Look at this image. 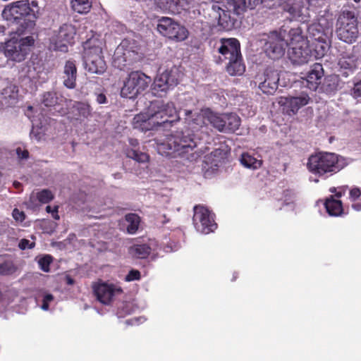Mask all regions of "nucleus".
Segmentation results:
<instances>
[{"mask_svg":"<svg viewBox=\"0 0 361 361\" xmlns=\"http://www.w3.org/2000/svg\"><path fill=\"white\" fill-rule=\"evenodd\" d=\"M96 101L98 104H105L106 102V97L104 94H98L96 96Z\"/></svg>","mask_w":361,"mask_h":361,"instance_id":"nucleus-53","label":"nucleus"},{"mask_svg":"<svg viewBox=\"0 0 361 361\" xmlns=\"http://www.w3.org/2000/svg\"><path fill=\"white\" fill-rule=\"evenodd\" d=\"M184 113L185 120L192 128L196 129V133L188 129L169 135L162 142L157 143V151L166 157H178L183 161L193 162L202 155V151L195 149L200 140L209 137L207 133L201 137L198 134L199 132L204 133L205 121L218 131L223 133L225 131V114L216 113L209 109H202L199 114L189 110H184Z\"/></svg>","mask_w":361,"mask_h":361,"instance_id":"nucleus-1","label":"nucleus"},{"mask_svg":"<svg viewBox=\"0 0 361 361\" xmlns=\"http://www.w3.org/2000/svg\"><path fill=\"white\" fill-rule=\"evenodd\" d=\"M130 143L134 147H136L138 145L137 140H134V139H130Z\"/></svg>","mask_w":361,"mask_h":361,"instance_id":"nucleus-59","label":"nucleus"},{"mask_svg":"<svg viewBox=\"0 0 361 361\" xmlns=\"http://www.w3.org/2000/svg\"><path fill=\"white\" fill-rule=\"evenodd\" d=\"M140 278V272L137 270L133 269L129 271L128 275L126 276V281H133L135 280H139Z\"/></svg>","mask_w":361,"mask_h":361,"instance_id":"nucleus-46","label":"nucleus"},{"mask_svg":"<svg viewBox=\"0 0 361 361\" xmlns=\"http://www.w3.org/2000/svg\"><path fill=\"white\" fill-rule=\"evenodd\" d=\"M127 156L137 162L145 163L148 161L149 156L146 153L132 149L127 152Z\"/></svg>","mask_w":361,"mask_h":361,"instance_id":"nucleus-42","label":"nucleus"},{"mask_svg":"<svg viewBox=\"0 0 361 361\" xmlns=\"http://www.w3.org/2000/svg\"><path fill=\"white\" fill-rule=\"evenodd\" d=\"M54 198L52 192L47 189H44L36 195L32 194L29 200L26 202L27 207L35 209L38 207L37 201L39 203L46 204L51 201Z\"/></svg>","mask_w":361,"mask_h":361,"instance_id":"nucleus-26","label":"nucleus"},{"mask_svg":"<svg viewBox=\"0 0 361 361\" xmlns=\"http://www.w3.org/2000/svg\"><path fill=\"white\" fill-rule=\"evenodd\" d=\"M18 87L10 85L3 89L0 97V103L3 106H10L16 103L18 99Z\"/></svg>","mask_w":361,"mask_h":361,"instance_id":"nucleus-27","label":"nucleus"},{"mask_svg":"<svg viewBox=\"0 0 361 361\" xmlns=\"http://www.w3.org/2000/svg\"><path fill=\"white\" fill-rule=\"evenodd\" d=\"M17 270V267L11 260H7L0 264V274L4 276L11 275Z\"/></svg>","mask_w":361,"mask_h":361,"instance_id":"nucleus-41","label":"nucleus"},{"mask_svg":"<svg viewBox=\"0 0 361 361\" xmlns=\"http://www.w3.org/2000/svg\"><path fill=\"white\" fill-rule=\"evenodd\" d=\"M5 32V27L4 25H0V34L4 33Z\"/></svg>","mask_w":361,"mask_h":361,"instance_id":"nucleus-63","label":"nucleus"},{"mask_svg":"<svg viewBox=\"0 0 361 361\" xmlns=\"http://www.w3.org/2000/svg\"><path fill=\"white\" fill-rule=\"evenodd\" d=\"M310 99L307 93L302 92L295 97H281L279 104L284 106V109L287 110L288 114H295L300 108L308 104Z\"/></svg>","mask_w":361,"mask_h":361,"instance_id":"nucleus-20","label":"nucleus"},{"mask_svg":"<svg viewBox=\"0 0 361 361\" xmlns=\"http://www.w3.org/2000/svg\"><path fill=\"white\" fill-rule=\"evenodd\" d=\"M240 161L243 166L252 170L260 168L262 164V159H259L249 153L243 154Z\"/></svg>","mask_w":361,"mask_h":361,"instance_id":"nucleus-35","label":"nucleus"},{"mask_svg":"<svg viewBox=\"0 0 361 361\" xmlns=\"http://www.w3.org/2000/svg\"><path fill=\"white\" fill-rule=\"evenodd\" d=\"M31 136L35 137L37 140H40L41 136L39 135V133L36 132L35 127L32 128V130L31 131Z\"/></svg>","mask_w":361,"mask_h":361,"instance_id":"nucleus-56","label":"nucleus"},{"mask_svg":"<svg viewBox=\"0 0 361 361\" xmlns=\"http://www.w3.org/2000/svg\"><path fill=\"white\" fill-rule=\"evenodd\" d=\"M231 0L225 5L221 2H214L212 5V13L210 15L218 20L219 25L223 29L230 30L234 27L236 19L235 16H238L233 13L232 7L229 4Z\"/></svg>","mask_w":361,"mask_h":361,"instance_id":"nucleus-12","label":"nucleus"},{"mask_svg":"<svg viewBox=\"0 0 361 361\" xmlns=\"http://www.w3.org/2000/svg\"><path fill=\"white\" fill-rule=\"evenodd\" d=\"M150 252V247L146 244L135 245L131 246L129 249L130 255L140 259L146 258L149 255Z\"/></svg>","mask_w":361,"mask_h":361,"instance_id":"nucleus-36","label":"nucleus"},{"mask_svg":"<svg viewBox=\"0 0 361 361\" xmlns=\"http://www.w3.org/2000/svg\"><path fill=\"white\" fill-rule=\"evenodd\" d=\"M287 28L282 27L279 30H274L267 34L264 49L267 54L271 59L281 57L288 46V39L286 38Z\"/></svg>","mask_w":361,"mask_h":361,"instance_id":"nucleus-7","label":"nucleus"},{"mask_svg":"<svg viewBox=\"0 0 361 361\" xmlns=\"http://www.w3.org/2000/svg\"><path fill=\"white\" fill-rule=\"evenodd\" d=\"M226 71L231 75H241L245 71L243 62L242 55L240 54L233 59H228Z\"/></svg>","mask_w":361,"mask_h":361,"instance_id":"nucleus-30","label":"nucleus"},{"mask_svg":"<svg viewBox=\"0 0 361 361\" xmlns=\"http://www.w3.org/2000/svg\"><path fill=\"white\" fill-rule=\"evenodd\" d=\"M141 319H142V318L135 317V318L126 320V323L129 325H135V324H138V322Z\"/></svg>","mask_w":361,"mask_h":361,"instance_id":"nucleus-54","label":"nucleus"},{"mask_svg":"<svg viewBox=\"0 0 361 361\" xmlns=\"http://www.w3.org/2000/svg\"><path fill=\"white\" fill-rule=\"evenodd\" d=\"M192 221L197 231L203 234L213 232L217 227L214 214L207 208L200 205L194 207Z\"/></svg>","mask_w":361,"mask_h":361,"instance_id":"nucleus-14","label":"nucleus"},{"mask_svg":"<svg viewBox=\"0 0 361 361\" xmlns=\"http://www.w3.org/2000/svg\"><path fill=\"white\" fill-rule=\"evenodd\" d=\"M333 19L329 15L321 16L317 22L307 27L308 36L314 42L326 40L332 33Z\"/></svg>","mask_w":361,"mask_h":361,"instance_id":"nucleus-15","label":"nucleus"},{"mask_svg":"<svg viewBox=\"0 0 361 361\" xmlns=\"http://www.w3.org/2000/svg\"><path fill=\"white\" fill-rule=\"evenodd\" d=\"M351 94L354 98L361 99V80L354 85Z\"/></svg>","mask_w":361,"mask_h":361,"instance_id":"nucleus-45","label":"nucleus"},{"mask_svg":"<svg viewBox=\"0 0 361 361\" xmlns=\"http://www.w3.org/2000/svg\"><path fill=\"white\" fill-rule=\"evenodd\" d=\"M62 101L61 98L57 97L53 92H47L42 96V103L47 107H53L59 104Z\"/></svg>","mask_w":361,"mask_h":361,"instance_id":"nucleus-40","label":"nucleus"},{"mask_svg":"<svg viewBox=\"0 0 361 361\" xmlns=\"http://www.w3.org/2000/svg\"><path fill=\"white\" fill-rule=\"evenodd\" d=\"M73 10L78 13L84 14L90 11L92 7L91 0H71Z\"/></svg>","mask_w":361,"mask_h":361,"instance_id":"nucleus-37","label":"nucleus"},{"mask_svg":"<svg viewBox=\"0 0 361 361\" xmlns=\"http://www.w3.org/2000/svg\"><path fill=\"white\" fill-rule=\"evenodd\" d=\"M225 131L224 133H234L240 125V118L235 114H225Z\"/></svg>","mask_w":361,"mask_h":361,"instance_id":"nucleus-34","label":"nucleus"},{"mask_svg":"<svg viewBox=\"0 0 361 361\" xmlns=\"http://www.w3.org/2000/svg\"><path fill=\"white\" fill-rule=\"evenodd\" d=\"M357 58L353 53H344L338 61V65L341 68L350 71H353L357 66Z\"/></svg>","mask_w":361,"mask_h":361,"instance_id":"nucleus-33","label":"nucleus"},{"mask_svg":"<svg viewBox=\"0 0 361 361\" xmlns=\"http://www.w3.org/2000/svg\"><path fill=\"white\" fill-rule=\"evenodd\" d=\"M61 78L65 87L68 89L75 88L77 78V68L75 61L69 60L66 62Z\"/></svg>","mask_w":361,"mask_h":361,"instance_id":"nucleus-23","label":"nucleus"},{"mask_svg":"<svg viewBox=\"0 0 361 361\" xmlns=\"http://www.w3.org/2000/svg\"><path fill=\"white\" fill-rule=\"evenodd\" d=\"M221 154V150L220 149H215L214 152H212V155L214 157H218Z\"/></svg>","mask_w":361,"mask_h":361,"instance_id":"nucleus-58","label":"nucleus"},{"mask_svg":"<svg viewBox=\"0 0 361 361\" xmlns=\"http://www.w3.org/2000/svg\"><path fill=\"white\" fill-rule=\"evenodd\" d=\"M338 188L335 187L330 188L329 191L332 193H336Z\"/></svg>","mask_w":361,"mask_h":361,"instance_id":"nucleus-62","label":"nucleus"},{"mask_svg":"<svg viewBox=\"0 0 361 361\" xmlns=\"http://www.w3.org/2000/svg\"><path fill=\"white\" fill-rule=\"evenodd\" d=\"M35 245L34 243H30V240L27 239H22L19 243V247L21 250H25L27 248H32Z\"/></svg>","mask_w":361,"mask_h":361,"instance_id":"nucleus-50","label":"nucleus"},{"mask_svg":"<svg viewBox=\"0 0 361 361\" xmlns=\"http://www.w3.org/2000/svg\"><path fill=\"white\" fill-rule=\"evenodd\" d=\"M75 35L76 29L73 25L63 24L58 30L53 32L49 38V49L53 51L66 52L68 46L73 43Z\"/></svg>","mask_w":361,"mask_h":361,"instance_id":"nucleus-10","label":"nucleus"},{"mask_svg":"<svg viewBox=\"0 0 361 361\" xmlns=\"http://www.w3.org/2000/svg\"><path fill=\"white\" fill-rule=\"evenodd\" d=\"M347 164L344 157L335 153L319 152L308 158L307 168L314 175L327 178L340 171Z\"/></svg>","mask_w":361,"mask_h":361,"instance_id":"nucleus-4","label":"nucleus"},{"mask_svg":"<svg viewBox=\"0 0 361 361\" xmlns=\"http://www.w3.org/2000/svg\"><path fill=\"white\" fill-rule=\"evenodd\" d=\"M34 44L32 36L20 39L14 37L7 41L4 47L6 57L16 62L24 61L30 51V47Z\"/></svg>","mask_w":361,"mask_h":361,"instance_id":"nucleus-8","label":"nucleus"},{"mask_svg":"<svg viewBox=\"0 0 361 361\" xmlns=\"http://www.w3.org/2000/svg\"><path fill=\"white\" fill-rule=\"evenodd\" d=\"M288 55L292 63L297 65L307 63L312 57V53L309 48L308 44L304 46L301 45L291 47Z\"/></svg>","mask_w":361,"mask_h":361,"instance_id":"nucleus-21","label":"nucleus"},{"mask_svg":"<svg viewBox=\"0 0 361 361\" xmlns=\"http://www.w3.org/2000/svg\"><path fill=\"white\" fill-rule=\"evenodd\" d=\"M16 153L19 159H25L28 157V152L27 150H23L20 148H18Z\"/></svg>","mask_w":361,"mask_h":361,"instance_id":"nucleus-51","label":"nucleus"},{"mask_svg":"<svg viewBox=\"0 0 361 361\" xmlns=\"http://www.w3.org/2000/svg\"><path fill=\"white\" fill-rule=\"evenodd\" d=\"M13 219L18 222H23L25 219V215L23 212L20 211L18 209L15 208L12 212Z\"/></svg>","mask_w":361,"mask_h":361,"instance_id":"nucleus-47","label":"nucleus"},{"mask_svg":"<svg viewBox=\"0 0 361 361\" xmlns=\"http://www.w3.org/2000/svg\"><path fill=\"white\" fill-rule=\"evenodd\" d=\"M262 3V0H231L229 6L234 13L242 14L247 8L254 9Z\"/></svg>","mask_w":361,"mask_h":361,"instance_id":"nucleus-28","label":"nucleus"},{"mask_svg":"<svg viewBox=\"0 0 361 361\" xmlns=\"http://www.w3.org/2000/svg\"><path fill=\"white\" fill-rule=\"evenodd\" d=\"M325 208L330 216H338L343 212L342 202L339 200L334 199V196H330L325 202Z\"/></svg>","mask_w":361,"mask_h":361,"instance_id":"nucleus-32","label":"nucleus"},{"mask_svg":"<svg viewBox=\"0 0 361 361\" xmlns=\"http://www.w3.org/2000/svg\"><path fill=\"white\" fill-rule=\"evenodd\" d=\"M181 75L179 68L175 66L163 71L160 70L154 81L153 89L157 92H166L178 84Z\"/></svg>","mask_w":361,"mask_h":361,"instance_id":"nucleus-13","label":"nucleus"},{"mask_svg":"<svg viewBox=\"0 0 361 361\" xmlns=\"http://www.w3.org/2000/svg\"><path fill=\"white\" fill-rule=\"evenodd\" d=\"M37 4L22 0L7 5L2 11L3 18L18 35L30 33L35 25Z\"/></svg>","mask_w":361,"mask_h":361,"instance_id":"nucleus-3","label":"nucleus"},{"mask_svg":"<svg viewBox=\"0 0 361 361\" xmlns=\"http://www.w3.org/2000/svg\"><path fill=\"white\" fill-rule=\"evenodd\" d=\"M54 300V296L50 293H44L42 295V304L41 305V308L43 310H48L49 307V304Z\"/></svg>","mask_w":361,"mask_h":361,"instance_id":"nucleus-44","label":"nucleus"},{"mask_svg":"<svg viewBox=\"0 0 361 361\" xmlns=\"http://www.w3.org/2000/svg\"><path fill=\"white\" fill-rule=\"evenodd\" d=\"M286 10L292 16V17L302 23L309 21L311 18L310 11L308 7L301 6L295 3L293 5H287Z\"/></svg>","mask_w":361,"mask_h":361,"instance_id":"nucleus-25","label":"nucleus"},{"mask_svg":"<svg viewBox=\"0 0 361 361\" xmlns=\"http://www.w3.org/2000/svg\"><path fill=\"white\" fill-rule=\"evenodd\" d=\"M218 51L221 61L233 59L241 54L240 42L235 38L221 39Z\"/></svg>","mask_w":361,"mask_h":361,"instance_id":"nucleus-19","label":"nucleus"},{"mask_svg":"<svg viewBox=\"0 0 361 361\" xmlns=\"http://www.w3.org/2000/svg\"><path fill=\"white\" fill-rule=\"evenodd\" d=\"M103 41L92 36L84 42V63L85 68L92 73L102 74L106 68L102 56Z\"/></svg>","mask_w":361,"mask_h":361,"instance_id":"nucleus-5","label":"nucleus"},{"mask_svg":"<svg viewBox=\"0 0 361 361\" xmlns=\"http://www.w3.org/2000/svg\"><path fill=\"white\" fill-rule=\"evenodd\" d=\"M279 81V74L272 68H267L262 75L257 78L259 89L267 94H273L276 92Z\"/></svg>","mask_w":361,"mask_h":361,"instance_id":"nucleus-17","label":"nucleus"},{"mask_svg":"<svg viewBox=\"0 0 361 361\" xmlns=\"http://www.w3.org/2000/svg\"><path fill=\"white\" fill-rule=\"evenodd\" d=\"M347 189H348V186L347 185H343V186L338 187V191L335 194V196L337 198L341 197L343 196V195L345 194V192H346Z\"/></svg>","mask_w":361,"mask_h":361,"instance_id":"nucleus-52","label":"nucleus"},{"mask_svg":"<svg viewBox=\"0 0 361 361\" xmlns=\"http://www.w3.org/2000/svg\"><path fill=\"white\" fill-rule=\"evenodd\" d=\"M46 211H47L48 213H51V214H52V213H53V208H52L51 206H47V207H46Z\"/></svg>","mask_w":361,"mask_h":361,"instance_id":"nucleus-61","label":"nucleus"},{"mask_svg":"<svg viewBox=\"0 0 361 361\" xmlns=\"http://www.w3.org/2000/svg\"><path fill=\"white\" fill-rule=\"evenodd\" d=\"M352 207L355 210V211H361V203H355V204H353L352 205Z\"/></svg>","mask_w":361,"mask_h":361,"instance_id":"nucleus-57","label":"nucleus"},{"mask_svg":"<svg viewBox=\"0 0 361 361\" xmlns=\"http://www.w3.org/2000/svg\"><path fill=\"white\" fill-rule=\"evenodd\" d=\"M157 29L163 36L176 41H183L188 36V31L183 25L169 17L159 18Z\"/></svg>","mask_w":361,"mask_h":361,"instance_id":"nucleus-11","label":"nucleus"},{"mask_svg":"<svg viewBox=\"0 0 361 361\" xmlns=\"http://www.w3.org/2000/svg\"><path fill=\"white\" fill-rule=\"evenodd\" d=\"M58 206H55L54 207H53V213L51 214V215L55 220H59L60 219V216L58 214Z\"/></svg>","mask_w":361,"mask_h":361,"instance_id":"nucleus-55","label":"nucleus"},{"mask_svg":"<svg viewBox=\"0 0 361 361\" xmlns=\"http://www.w3.org/2000/svg\"><path fill=\"white\" fill-rule=\"evenodd\" d=\"M126 221L127 223V231L130 234H134L137 231L140 219L136 214H128L126 215Z\"/></svg>","mask_w":361,"mask_h":361,"instance_id":"nucleus-39","label":"nucleus"},{"mask_svg":"<svg viewBox=\"0 0 361 361\" xmlns=\"http://www.w3.org/2000/svg\"><path fill=\"white\" fill-rule=\"evenodd\" d=\"M151 78L140 71H132L124 81L121 90L123 97L132 99L144 91L151 82Z\"/></svg>","mask_w":361,"mask_h":361,"instance_id":"nucleus-9","label":"nucleus"},{"mask_svg":"<svg viewBox=\"0 0 361 361\" xmlns=\"http://www.w3.org/2000/svg\"><path fill=\"white\" fill-rule=\"evenodd\" d=\"M52 262V257L49 255H46L42 257H39L37 263L39 268L44 272L49 271V265Z\"/></svg>","mask_w":361,"mask_h":361,"instance_id":"nucleus-43","label":"nucleus"},{"mask_svg":"<svg viewBox=\"0 0 361 361\" xmlns=\"http://www.w3.org/2000/svg\"><path fill=\"white\" fill-rule=\"evenodd\" d=\"M21 184L20 182L18 181H14L13 182V186L16 188H19L20 187Z\"/></svg>","mask_w":361,"mask_h":361,"instance_id":"nucleus-60","label":"nucleus"},{"mask_svg":"<svg viewBox=\"0 0 361 361\" xmlns=\"http://www.w3.org/2000/svg\"><path fill=\"white\" fill-rule=\"evenodd\" d=\"M68 284H73V279H68Z\"/></svg>","mask_w":361,"mask_h":361,"instance_id":"nucleus-64","label":"nucleus"},{"mask_svg":"<svg viewBox=\"0 0 361 361\" xmlns=\"http://www.w3.org/2000/svg\"><path fill=\"white\" fill-rule=\"evenodd\" d=\"M323 75L322 66L320 63H315L305 78V85L310 90H316L321 82Z\"/></svg>","mask_w":361,"mask_h":361,"instance_id":"nucleus-24","label":"nucleus"},{"mask_svg":"<svg viewBox=\"0 0 361 361\" xmlns=\"http://www.w3.org/2000/svg\"><path fill=\"white\" fill-rule=\"evenodd\" d=\"M187 3L188 4V8H193L196 6L202 4H207L208 2H211L213 0H186Z\"/></svg>","mask_w":361,"mask_h":361,"instance_id":"nucleus-49","label":"nucleus"},{"mask_svg":"<svg viewBox=\"0 0 361 361\" xmlns=\"http://www.w3.org/2000/svg\"><path fill=\"white\" fill-rule=\"evenodd\" d=\"M314 57L319 59L323 57L329 51L330 47V39L317 40L314 42Z\"/></svg>","mask_w":361,"mask_h":361,"instance_id":"nucleus-38","label":"nucleus"},{"mask_svg":"<svg viewBox=\"0 0 361 361\" xmlns=\"http://www.w3.org/2000/svg\"><path fill=\"white\" fill-rule=\"evenodd\" d=\"M286 38L288 39V46L291 47L295 46H301L308 44L306 37L302 35V31L300 27L287 29Z\"/></svg>","mask_w":361,"mask_h":361,"instance_id":"nucleus-29","label":"nucleus"},{"mask_svg":"<svg viewBox=\"0 0 361 361\" xmlns=\"http://www.w3.org/2000/svg\"><path fill=\"white\" fill-rule=\"evenodd\" d=\"M349 195L351 201H355L360 197L361 190L357 187H353L350 190Z\"/></svg>","mask_w":361,"mask_h":361,"instance_id":"nucleus-48","label":"nucleus"},{"mask_svg":"<svg viewBox=\"0 0 361 361\" xmlns=\"http://www.w3.org/2000/svg\"><path fill=\"white\" fill-rule=\"evenodd\" d=\"M176 117L177 111L173 102L155 100L150 103L145 112L133 118V126L141 131L152 130L172 123Z\"/></svg>","mask_w":361,"mask_h":361,"instance_id":"nucleus-2","label":"nucleus"},{"mask_svg":"<svg viewBox=\"0 0 361 361\" xmlns=\"http://www.w3.org/2000/svg\"><path fill=\"white\" fill-rule=\"evenodd\" d=\"M336 34L338 39L347 44L356 42L359 30L354 11L345 10L338 15L336 23Z\"/></svg>","mask_w":361,"mask_h":361,"instance_id":"nucleus-6","label":"nucleus"},{"mask_svg":"<svg viewBox=\"0 0 361 361\" xmlns=\"http://www.w3.org/2000/svg\"><path fill=\"white\" fill-rule=\"evenodd\" d=\"M93 290L97 300L104 305H109L114 297L122 292L120 287L112 283L103 282L94 284Z\"/></svg>","mask_w":361,"mask_h":361,"instance_id":"nucleus-18","label":"nucleus"},{"mask_svg":"<svg viewBox=\"0 0 361 361\" xmlns=\"http://www.w3.org/2000/svg\"><path fill=\"white\" fill-rule=\"evenodd\" d=\"M137 55V53L133 50V43L128 39H123L114 51L112 64L115 68L122 70L128 64L132 63Z\"/></svg>","mask_w":361,"mask_h":361,"instance_id":"nucleus-16","label":"nucleus"},{"mask_svg":"<svg viewBox=\"0 0 361 361\" xmlns=\"http://www.w3.org/2000/svg\"><path fill=\"white\" fill-rule=\"evenodd\" d=\"M159 8L164 11L179 13L182 10H189L186 0H155Z\"/></svg>","mask_w":361,"mask_h":361,"instance_id":"nucleus-22","label":"nucleus"},{"mask_svg":"<svg viewBox=\"0 0 361 361\" xmlns=\"http://www.w3.org/2000/svg\"><path fill=\"white\" fill-rule=\"evenodd\" d=\"M73 114L77 119H85L92 116V108L89 104L81 102H75L73 105Z\"/></svg>","mask_w":361,"mask_h":361,"instance_id":"nucleus-31","label":"nucleus"}]
</instances>
